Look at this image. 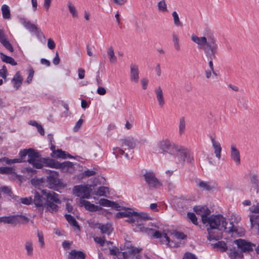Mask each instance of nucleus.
I'll list each match as a JSON object with an SVG mask.
<instances>
[{
  "instance_id": "58",
  "label": "nucleus",
  "mask_w": 259,
  "mask_h": 259,
  "mask_svg": "<svg viewBox=\"0 0 259 259\" xmlns=\"http://www.w3.org/2000/svg\"><path fill=\"white\" fill-rule=\"evenodd\" d=\"M20 201L23 204L28 205L32 202V199L31 197L21 198Z\"/></svg>"
},
{
  "instance_id": "41",
  "label": "nucleus",
  "mask_w": 259,
  "mask_h": 259,
  "mask_svg": "<svg viewBox=\"0 0 259 259\" xmlns=\"http://www.w3.org/2000/svg\"><path fill=\"white\" fill-rule=\"evenodd\" d=\"M186 128V122L185 120V118L184 117H181L179 119V132L180 135H182L185 132Z\"/></svg>"
},
{
  "instance_id": "56",
  "label": "nucleus",
  "mask_w": 259,
  "mask_h": 259,
  "mask_svg": "<svg viewBox=\"0 0 259 259\" xmlns=\"http://www.w3.org/2000/svg\"><path fill=\"white\" fill-rule=\"evenodd\" d=\"M99 204L103 206L109 207L111 204V201L105 198H102L99 201Z\"/></svg>"
},
{
  "instance_id": "37",
  "label": "nucleus",
  "mask_w": 259,
  "mask_h": 259,
  "mask_svg": "<svg viewBox=\"0 0 259 259\" xmlns=\"http://www.w3.org/2000/svg\"><path fill=\"white\" fill-rule=\"evenodd\" d=\"M1 10L3 18L5 19H10L11 13L9 6L7 5H3L2 6Z\"/></svg>"
},
{
  "instance_id": "9",
  "label": "nucleus",
  "mask_w": 259,
  "mask_h": 259,
  "mask_svg": "<svg viewBox=\"0 0 259 259\" xmlns=\"http://www.w3.org/2000/svg\"><path fill=\"white\" fill-rule=\"evenodd\" d=\"M157 146L163 153H168L171 155H173L174 153H176L177 151L176 148L178 146L167 139L158 141Z\"/></svg>"
},
{
  "instance_id": "46",
  "label": "nucleus",
  "mask_w": 259,
  "mask_h": 259,
  "mask_svg": "<svg viewBox=\"0 0 259 259\" xmlns=\"http://www.w3.org/2000/svg\"><path fill=\"white\" fill-rule=\"evenodd\" d=\"M67 7L68 8L69 12L72 14V16L73 17H77L78 16L77 11L74 6L72 4V3L70 1H68L67 2Z\"/></svg>"
},
{
  "instance_id": "52",
  "label": "nucleus",
  "mask_w": 259,
  "mask_h": 259,
  "mask_svg": "<svg viewBox=\"0 0 259 259\" xmlns=\"http://www.w3.org/2000/svg\"><path fill=\"white\" fill-rule=\"evenodd\" d=\"M187 217L194 225H197L198 224L197 219L194 213L188 212Z\"/></svg>"
},
{
  "instance_id": "30",
  "label": "nucleus",
  "mask_w": 259,
  "mask_h": 259,
  "mask_svg": "<svg viewBox=\"0 0 259 259\" xmlns=\"http://www.w3.org/2000/svg\"><path fill=\"white\" fill-rule=\"evenodd\" d=\"M20 22L27 29L30 31H34L37 30V27L34 24L30 23V22L25 18H21L20 19Z\"/></svg>"
},
{
  "instance_id": "44",
  "label": "nucleus",
  "mask_w": 259,
  "mask_h": 259,
  "mask_svg": "<svg viewBox=\"0 0 259 259\" xmlns=\"http://www.w3.org/2000/svg\"><path fill=\"white\" fill-rule=\"evenodd\" d=\"M158 9L160 12L166 13L168 12L167 6L165 0H161L158 3Z\"/></svg>"
},
{
  "instance_id": "42",
  "label": "nucleus",
  "mask_w": 259,
  "mask_h": 259,
  "mask_svg": "<svg viewBox=\"0 0 259 259\" xmlns=\"http://www.w3.org/2000/svg\"><path fill=\"white\" fill-rule=\"evenodd\" d=\"M214 248H219L221 252H225L227 250V246L226 243L222 241H219L217 243L213 244Z\"/></svg>"
},
{
  "instance_id": "1",
  "label": "nucleus",
  "mask_w": 259,
  "mask_h": 259,
  "mask_svg": "<svg viewBox=\"0 0 259 259\" xmlns=\"http://www.w3.org/2000/svg\"><path fill=\"white\" fill-rule=\"evenodd\" d=\"M41 193L42 196L37 192L35 193L33 202L35 206L41 211L46 208L51 212L57 211L58 209L57 204L61 203L59 195L54 192L46 190H43Z\"/></svg>"
},
{
  "instance_id": "34",
  "label": "nucleus",
  "mask_w": 259,
  "mask_h": 259,
  "mask_svg": "<svg viewBox=\"0 0 259 259\" xmlns=\"http://www.w3.org/2000/svg\"><path fill=\"white\" fill-rule=\"evenodd\" d=\"M150 235H152L155 238H161L162 237H163L165 239V241L167 243H169L170 242L169 238L168 237L166 233H164L162 234L159 231H153L150 234Z\"/></svg>"
},
{
  "instance_id": "4",
  "label": "nucleus",
  "mask_w": 259,
  "mask_h": 259,
  "mask_svg": "<svg viewBox=\"0 0 259 259\" xmlns=\"http://www.w3.org/2000/svg\"><path fill=\"white\" fill-rule=\"evenodd\" d=\"M28 155V159L27 161L33 167L39 169L41 168L46 162L47 158H42L34 150L29 148L28 149L21 150L19 152L20 158L24 159V158Z\"/></svg>"
},
{
  "instance_id": "38",
  "label": "nucleus",
  "mask_w": 259,
  "mask_h": 259,
  "mask_svg": "<svg viewBox=\"0 0 259 259\" xmlns=\"http://www.w3.org/2000/svg\"><path fill=\"white\" fill-rule=\"evenodd\" d=\"M1 59L2 61L7 63H9L12 65H17V62L15 61V60L11 57L8 56L3 53H1Z\"/></svg>"
},
{
  "instance_id": "18",
  "label": "nucleus",
  "mask_w": 259,
  "mask_h": 259,
  "mask_svg": "<svg viewBox=\"0 0 259 259\" xmlns=\"http://www.w3.org/2000/svg\"><path fill=\"white\" fill-rule=\"evenodd\" d=\"M16 226L18 224L17 217L16 215L5 216L0 217V223Z\"/></svg>"
},
{
  "instance_id": "23",
  "label": "nucleus",
  "mask_w": 259,
  "mask_h": 259,
  "mask_svg": "<svg viewBox=\"0 0 259 259\" xmlns=\"http://www.w3.org/2000/svg\"><path fill=\"white\" fill-rule=\"evenodd\" d=\"M0 42L9 51L12 52L13 48L7 39L3 30L0 29Z\"/></svg>"
},
{
  "instance_id": "24",
  "label": "nucleus",
  "mask_w": 259,
  "mask_h": 259,
  "mask_svg": "<svg viewBox=\"0 0 259 259\" xmlns=\"http://www.w3.org/2000/svg\"><path fill=\"white\" fill-rule=\"evenodd\" d=\"M85 254L81 251L72 250L68 255V259H85Z\"/></svg>"
},
{
  "instance_id": "26",
  "label": "nucleus",
  "mask_w": 259,
  "mask_h": 259,
  "mask_svg": "<svg viewBox=\"0 0 259 259\" xmlns=\"http://www.w3.org/2000/svg\"><path fill=\"white\" fill-rule=\"evenodd\" d=\"M249 178L250 180L251 183L252 185V188H254V190L255 191V192L257 193L258 180L257 178V172L255 171H250L249 173Z\"/></svg>"
},
{
  "instance_id": "63",
  "label": "nucleus",
  "mask_w": 259,
  "mask_h": 259,
  "mask_svg": "<svg viewBox=\"0 0 259 259\" xmlns=\"http://www.w3.org/2000/svg\"><path fill=\"white\" fill-rule=\"evenodd\" d=\"M183 259H197V257L193 254L189 252H186Z\"/></svg>"
},
{
  "instance_id": "3",
  "label": "nucleus",
  "mask_w": 259,
  "mask_h": 259,
  "mask_svg": "<svg viewBox=\"0 0 259 259\" xmlns=\"http://www.w3.org/2000/svg\"><path fill=\"white\" fill-rule=\"evenodd\" d=\"M234 243L237 246L238 251L235 248L231 249L229 253L231 259H242L243 257V252H249L253 250L255 245L244 239H239L234 241Z\"/></svg>"
},
{
  "instance_id": "47",
  "label": "nucleus",
  "mask_w": 259,
  "mask_h": 259,
  "mask_svg": "<svg viewBox=\"0 0 259 259\" xmlns=\"http://www.w3.org/2000/svg\"><path fill=\"white\" fill-rule=\"evenodd\" d=\"M172 16L174 18V24L177 26H182V23L181 22L180 20L178 13L176 11H174L172 13Z\"/></svg>"
},
{
  "instance_id": "25",
  "label": "nucleus",
  "mask_w": 259,
  "mask_h": 259,
  "mask_svg": "<svg viewBox=\"0 0 259 259\" xmlns=\"http://www.w3.org/2000/svg\"><path fill=\"white\" fill-rule=\"evenodd\" d=\"M80 203L81 206H84L87 210L90 211H96L99 209V207L98 206L95 205L94 204L90 203V202L84 199H80Z\"/></svg>"
},
{
  "instance_id": "36",
  "label": "nucleus",
  "mask_w": 259,
  "mask_h": 259,
  "mask_svg": "<svg viewBox=\"0 0 259 259\" xmlns=\"http://www.w3.org/2000/svg\"><path fill=\"white\" fill-rule=\"evenodd\" d=\"M51 156L54 158H62L64 159L67 157H71L69 154H66L64 151L61 149H57L55 152H52Z\"/></svg>"
},
{
  "instance_id": "14",
  "label": "nucleus",
  "mask_w": 259,
  "mask_h": 259,
  "mask_svg": "<svg viewBox=\"0 0 259 259\" xmlns=\"http://www.w3.org/2000/svg\"><path fill=\"white\" fill-rule=\"evenodd\" d=\"M49 175L47 177V181L50 188L57 189L63 186V183L58 178V174L55 171L49 170Z\"/></svg>"
},
{
  "instance_id": "35",
  "label": "nucleus",
  "mask_w": 259,
  "mask_h": 259,
  "mask_svg": "<svg viewBox=\"0 0 259 259\" xmlns=\"http://www.w3.org/2000/svg\"><path fill=\"white\" fill-rule=\"evenodd\" d=\"M172 40L174 44L175 49L177 51H180L181 50V46L180 43V38L179 35L176 33L173 32L172 34Z\"/></svg>"
},
{
  "instance_id": "60",
  "label": "nucleus",
  "mask_w": 259,
  "mask_h": 259,
  "mask_svg": "<svg viewBox=\"0 0 259 259\" xmlns=\"http://www.w3.org/2000/svg\"><path fill=\"white\" fill-rule=\"evenodd\" d=\"M47 46L50 49L53 50L55 48L56 44L54 41L50 38L48 39Z\"/></svg>"
},
{
  "instance_id": "11",
  "label": "nucleus",
  "mask_w": 259,
  "mask_h": 259,
  "mask_svg": "<svg viewBox=\"0 0 259 259\" xmlns=\"http://www.w3.org/2000/svg\"><path fill=\"white\" fill-rule=\"evenodd\" d=\"M142 250L140 248L134 246L127 248L124 251L121 252V256L117 257L118 259H141L140 252Z\"/></svg>"
},
{
  "instance_id": "62",
  "label": "nucleus",
  "mask_w": 259,
  "mask_h": 259,
  "mask_svg": "<svg viewBox=\"0 0 259 259\" xmlns=\"http://www.w3.org/2000/svg\"><path fill=\"white\" fill-rule=\"evenodd\" d=\"M83 123V120L80 119L78 120V121L76 123L74 127L73 130L74 132H77L79 130L81 126L82 125Z\"/></svg>"
},
{
  "instance_id": "27",
  "label": "nucleus",
  "mask_w": 259,
  "mask_h": 259,
  "mask_svg": "<svg viewBox=\"0 0 259 259\" xmlns=\"http://www.w3.org/2000/svg\"><path fill=\"white\" fill-rule=\"evenodd\" d=\"M197 186L200 188L207 191H210L215 188L216 185L214 183L210 182L200 181L197 183Z\"/></svg>"
},
{
  "instance_id": "2",
  "label": "nucleus",
  "mask_w": 259,
  "mask_h": 259,
  "mask_svg": "<svg viewBox=\"0 0 259 259\" xmlns=\"http://www.w3.org/2000/svg\"><path fill=\"white\" fill-rule=\"evenodd\" d=\"M191 40L198 45L199 49L203 50L208 60H213L215 58L218 45L213 33L211 31H206L202 37L192 34Z\"/></svg>"
},
{
  "instance_id": "32",
  "label": "nucleus",
  "mask_w": 259,
  "mask_h": 259,
  "mask_svg": "<svg viewBox=\"0 0 259 259\" xmlns=\"http://www.w3.org/2000/svg\"><path fill=\"white\" fill-rule=\"evenodd\" d=\"M107 54L109 58V62L112 64H115L117 62V57L115 55L112 46H110L107 49Z\"/></svg>"
},
{
  "instance_id": "31",
  "label": "nucleus",
  "mask_w": 259,
  "mask_h": 259,
  "mask_svg": "<svg viewBox=\"0 0 259 259\" xmlns=\"http://www.w3.org/2000/svg\"><path fill=\"white\" fill-rule=\"evenodd\" d=\"M23 81V78L21 77L20 72L18 71L15 75H14L12 82L14 84V87L16 88V90L18 89V88L20 87Z\"/></svg>"
},
{
  "instance_id": "6",
  "label": "nucleus",
  "mask_w": 259,
  "mask_h": 259,
  "mask_svg": "<svg viewBox=\"0 0 259 259\" xmlns=\"http://www.w3.org/2000/svg\"><path fill=\"white\" fill-rule=\"evenodd\" d=\"M176 150L177 151L172 156L177 162L183 165L185 161L191 163L193 161V156L188 149L178 146Z\"/></svg>"
},
{
  "instance_id": "21",
  "label": "nucleus",
  "mask_w": 259,
  "mask_h": 259,
  "mask_svg": "<svg viewBox=\"0 0 259 259\" xmlns=\"http://www.w3.org/2000/svg\"><path fill=\"white\" fill-rule=\"evenodd\" d=\"M210 139L212 147L214 149V153L215 155L219 159H220L221 157V153L222 151V147L221 144L219 142L215 140L214 138L211 137Z\"/></svg>"
},
{
  "instance_id": "61",
  "label": "nucleus",
  "mask_w": 259,
  "mask_h": 259,
  "mask_svg": "<svg viewBox=\"0 0 259 259\" xmlns=\"http://www.w3.org/2000/svg\"><path fill=\"white\" fill-rule=\"evenodd\" d=\"M7 70L5 66H3L2 68L0 69V76L3 78H6L7 77Z\"/></svg>"
},
{
  "instance_id": "28",
  "label": "nucleus",
  "mask_w": 259,
  "mask_h": 259,
  "mask_svg": "<svg viewBox=\"0 0 259 259\" xmlns=\"http://www.w3.org/2000/svg\"><path fill=\"white\" fill-rule=\"evenodd\" d=\"M96 225V227L100 230L102 234L109 235L112 231V228L110 224H106L102 225L101 224H97Z\"/></svg>"
},
{
  "instance_id": "51",
  "label": "nucleus",
  "mask_w": 259,
  "mask_h": 259,
  "mask_svg": "<svg viewBox=\"0 0 259 259\" xmlns=\"http://www.w3.org/2000/svg\"><path fill=\"white\" fill-rule=\"evenodd\" d=\"M172 235L178 239H185L187 238V236L182 232L175 231L172 233Z\"/></svg>"
},
{
  "instance_id": "53",
  "label": "nucleus",
  "mask_w": 259,
  "mask_h": 259,
  "mask_svg": "<svg viewBox=\"0 0 259 259\" xmlns=\"http://www.w3.org/2000/svg\"><path fill=\"white\" fill-rule=\"evenodd\" d=\"M249 209L253 214H259V203H257L256 204H253Z\"/></svg>"
},
{
  "instance_id": "48",
  "label": "nucleus",
  "mask_w": 259,
  "mask_h": 259,
  "mask_svg": "<svg viewBox=\"0 0 259 259\" xmlns=\"http://www.w3.org/2000/svg\"><path fill=\"white\" fill-rule=\"evenodd\" d=\"M37 236L38 238V242L40 247L44 248L45 246V241L44 239V235L42 231L37 230Z\"/></svg>"
},
{
  "instance_id": "8",
  "label": "nucleus",
  "mask_w": 259,
  "mask_h": 259,
  "mask_svg": "<svg viewBox=\"0 0 259 259\" xmlns=\"http://www.w3.org/2000/svg\"><path fill=\"white\" fill-rule=\"evenodd\" d=\"M45 165L53 168H59L66 172H71L73 169V164L70 161L62 163L59 162L52 159L47 158Z\"/></svg>"
},
{
  "instance_id": "7",
  "label": "nucleus",
  "mask_w": 259,
  "mask_h": 259,
  "mask_svg": "<svg viewBox=\"0 0 259 259\" xmlns=\"http://www.w3.org/2000/svg\"><path fill=\"white\" fill-rule=\"evenodd\" d=\"M209 225V228L211 229H218L220 230H227V223L226 219L222 215H211L207 220V223Z\"/></svg>"
},
{
  "instance_id": "43",
  "label": "nucleus",
  "mask_w": 259,
  "mask_h": 259,
  "mask_svg": "<svg viewBox=\"0 0 259 259\" xmlns=\"http://www.w3.org/2000/svg\"><path fill=\"white\" fill-rule=\"evenodd\" d=\"M143 222L144 221H142V224H140L139 225H137L136 226H137L138 227V228L140 232H141L142 233H146L148 235L150 236V234L153 231V229L146 228V227L143 226L142 225L143 224Z\"/></svg>"
},
{
  "instance_id": "20",
  "label": "nucleus",
  "mask_w": 259,
  "mask_h": 259,
  "mask_svg": "<svg viewBox=\"0 0 259 259\" xmlns=\"http://www.w3.org/2000/svg\"><path fill=\"white\" fill-rule=\"evenodd\" d=\"M241 220V217L240 216L235 213H233L231 214V218H230V225L231 227H228V231L233 232H236L237 229L235 228L234 225H233V223L237 224Z\"/></svg>"
},
{
  "instance_id": "33",
  "label": "nucleus",
  "mask_w": 259,
  "mask_h": 259,
  "mask_svg": "<svg viewBox=\"0 0 259 259\" xmlns=\"http://www.w3.org/2000/svg\"><path fill=\"white\" fill-rule=\"evenodd\" d=\"M249 220L251 228L256 227L259 230V214H250Z\"/></svg>"
},
{
  "instance_id": "59",
  "label": "nucleus",
  "mask_w": 259,
  "mask_h": 259,
  "mask_svg": "<svg viewBox=\"0 0 259 259\" xmlns=\"http://www.w3.org/2000/svg\"><path fill=\"white\" fill-rule=\"evenodd\" d=\"M28 72H29V74L27 78L26 82L28 83H29L32 81L34 72L32 68L29 69L28 70Z\"/></svg>"
},
{
  "instance_id": "49",
  "label": "nucleus",
  "mask_w": 259,
  "mask_h": 259,
  "mask_svg": "<svg viewBox=\"0 0 259 259\" xmlns=\"http://www.w3.org/2000/svg\"><path fill=\"white\" fill-rule=\"evenodd\" d=\"M16 217H17L18 224L27 223L29 221V219L24 215L17 214L16 215Z\"/></svg>"
},
{
  "instance_id": "17",
  "label": "nucleus",
  "mask_w": 259,
  "mask_h": 259,
  "mask_svg": "<svg viewBox=\"0 0 259 259\" xmlns=\"http://www.w3.org/2000/svg\"><path fill=\"white\" fill-rule=\"evenodd\" d=\"M230 157L231 159L235 162L236 165H239L240 164V152L233 144L231 146Z\"/></svg>"
},
{
  "instance_id": "13",
  "label": "nucleus",
  "mask_w": 259,
  "mask_h": 259,
  "mask_svg": "<svg viewBox=\"0 0 259 259\" xmlns=\"http://www.w3.org/2000/svg\"><path fill=\"white\" fill-rule=\"evenodd\" d=\"M143 176L145 182L149 187L151 188H157L161 185V184L156 178L153 171L151 170H145Z\"/></svg>"
},
{
  "instance_id": "54",
  "label": "nucleus",
  "mask_w": 259,
  "mask_h": 259,
  "mask_svg": "<svg viewBox=\"0 0 259 259\" xmlns=\"http://www.w3.org/2000/svg\"><path fill=\"white\" fill-rule=\"evenodd\" d=\"M110 253L111 255H116V256L115 257V259H118L117 258V256L118 257H120V256H121V252L120 254V252L119 251V249L117 248H116V247H114V248H113L112 249H110Z\"/></svg>"
},
{
  "instance_id": "50",
  "label": "nucleus",
  "mask_w": 259,
  "mask_h": 259,
  "mask_svg": "<svg viewBox=\"0 0 259 259\" xmlns=\"http://www.w3.org/2000/svg\"><path fill=\"white\" fill-rule=\"evenodd\" d=\"M96 174V172L93 170L88 169L85 170L81 174L82 178L89 177L90 176H95Z\"/></svg>"
},
{
  "instance_id": "5",
  "label": "nucleus",
  "mask_w": 259,
  "mask_h": 259,
  "mask_svg": "<svg viewBox=\"0 0 259 259\" xmlns=\"http://www.w3.org/2000/svg\"><path fill=\"white\" fill-rule=\"evenodd\" d=\"M137 139L133 137H126L119 140V143L121 148L115 147L113 149V153L117 156L124 155L128 159V154L125 153L124 150L134 149L136 146Z\"/></svg>"
},
{
  "instance_id": "39",
  "label": "nucleus",
  "mask_w": 259,
  "mask_h": 259,
  "mask_svg": "<svg viewBox=\"0 0 259 259\" xmlns=\"http://www.w3.org/2000/svg\"><path fill=\"white\" fill-rule=\"evenodd\" d=\"M65 219L68 222L77 229L79 230V226L75 218L70 214H65Z\"/></svg>"
},
{
  "instance_id": "15",
  "label": "nucleus",
  "mask_w": 259,
  "mask_h": 259,
  "mask_svg": "<svg viewBox=\"0 0 259 259\" xmlns=\"http://www.w3.org/2000/svg\"><path fill=\"white\" fill-rule=\"evenodd\" d=\"M194 211L201 217V220L203 224H206L207 220L211 211L210 209L206 206H195L193 208Z\"/></svg>"
},
{
  "instance_id": "40",
  "label": "nucleus",
  "mask_w": 259,
  "mask_h": 259,
  "mask_svg": "<svg viewBox=\"0 0 259 259\" xmlns=\"http://www.w3.org/2000/svg\"><path fill=\"white\" fill-rule=\"evenodd\" d=\"M108 192V188L103 186L99 187L95 192V194L98 196H106V194Z\"/></svg>"
},
{
  "instance_id": "16",
  "label": "nucleus",
  "mask_w": 259,
  "mask_h": 259,
  "mask_svg": "<svg viewBox=\"0 0 259 259\" xmlns=\"http://www.w3.org/2000/svg\"><path fill=\"white\" fill-rule=\"evenodd\" d=\"M139 67L136 64L132 63L130 65V79L131 81L137 83L139 80Z\"/></svg>"
},
{
  "instance_id": "45",
  "label": "nucleus",
  "mask_w": 259,
  "mask_h": 259,
  "mask_svg": "<svg viewBox=\"0 0 259 259\" xmlns=\"http://www.w3.org/2000/svg\"><path fill=\"white\" fill-rule=\"evenodd\" d=\"M15 169L12 167H0V174H12L15 173Z\"/></svg>"
},
{
  "instance_id": "10",
  "label": "nucleus",
  "mask_w": 259,
  "mask_h": 259,
  "mask_svg": "<svg viewBox=\"0 0 259 259\" xmlns=\"http://www.w3.org/2000/svg\"><path fill=\"white\" fill-rule=\"evenodd\" d=\"M92 190L91 186L88 185H77L74 186L73 189L74 194L76 196L80 197V199H82L90 198Z\"/></svg>"
},
{
  "instance_id": "19",
  "label": "nucleus",
  "mask_w": 259,
  "mask_h": 259,
  "mask_svg": "<svg viewBox=\"0 0 259 259\" xmlns=\"http://www.w3.org/2000/svg\"><path fill=\"white\" fill-rule=\"evenodd\" d=\"M26 254L29 257H32L34 254L33 242L31 239H27L24 244Z\"/></svg>"
},
{
  "instance_id": "55",
  "label": "nucleus",
  "mask_w": 259,
  "mask_h": 259,
  "mask_svg": "<svg viewBox=\"0 0 259 259\" xmlns=\"http://www.w3.org/2000/svg\"><path fill=\"white\" fill-rule=\"evenodd\" d=\"M1 191L5 194H7L9 196H12L13 194L12 191L10 188L7 186L2 187L0 189Z\"/></svg>"
},
{
  "instance_id": "22",
  "label": "nucleus",
  "mask_w": 259,
  "mask_h": 259,
  "mask_svg": "<svg viewBox=\"0 0 259 259\" xmlns=\"http://www.w3.org/2000/svg\"><path fill=\"white\" fill-rule=\"evenodd\" d=\"M155 93L157 100L159 106L162 108L165 104L162 90L160 86L155 89Z\"/></svg>"
},
{
  "instance_id": "29",
  "label": "nucleus",
  "mask_w": 259,
  "mask_h": 259,
  "mask_svg": "<svg viewBox=\"0 0 259 259\" xmlns=\"http://www.w3.org/2000/svg\"><path fill=\"white\" fill-rule=\"evenodd\" d=\"M136 212V211H134L131 208H124V209H122L121 211L118 212L116 213V218H121L124 217H128Z\"/></svg>"
},
{
  "instance_id": "64",
  "label": "nucleus",
  "mask_w": 259,
  "mask_h": 259,
  "mask_svg": "<svg viewBox=\"0 0 259 259\" xmlns=\"http://www.w3.org/2000/svg\"><path fill=\"white\" fill-rule=\"evenodd\" d=\"M142 87L143 90H146L147 88L148 80L146 78H143L141 79Z\"/></svg>"
},
{
  "instance_id": "12",
  "label": "nucleus",
  "mask_w": 259,
  "mask_h": 259,
  "mask_svg": "<svg viewBox=\"0 0 259 259\" xmlns=\"http://www.w3.org/2000/svg\"><path fill=\"white\" fill-rule=\"evenodd\" d=\"M128 218L126 221L135 225L142 224V221L151 220V217L149 214L143 212H136Z\"/></svg>"
},
{
  "instance_id": "57",
  "label": "nucleus",
  "mask_w": 259,
  "mask_h": 259,
  "mask_svg": "<svg viewBox=\"0 0 259 259\" xmlns=\"http://www.w3.org/2000/svg\"><path fill=\"white\" fill-rule=\"evenodd\" d=\"M94 240L96 243L99 244L102 246L104 245L105 242V239L104 237H95L94 238Z\"/></svg>"
}]
</instances>
